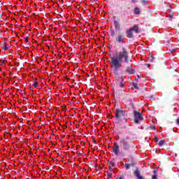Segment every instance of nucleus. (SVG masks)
Masks as SVG:
<instances>
[{"instance_id": "nucleus-1", "label": "nucleus", "mask_w": 179, "mask_h": 179, "mask_svg": "<svg viewBox=\"0 0 179 179\" xmlns=\"http://www.w3.org/2000/svg\"><path fill=\"white\" fill-rule=\"evenodd\" d=\"M122 58L125 62H128V52L123 50L122 52L116 53L113 57V71H118L122 66Z\"/></svg>"}, {"instance_id": "nucleus-2", "label": "nucleus", "mask_w": 179, "mask_h": 179, "mask_svg": "<svg viewBox=\"0 0 179 179\" xmlns=\"http://www.w3.org/2000/svg\"><path fill=\"white\" fill-rule=\"evenodd\" d=\"M108 164L109 165V169L106 171L107 177L106 179L113 178V159H108Z\"/></svg>"}, {"instance_id": "nucleus-3", "label": "nucleus", "mask_w": 179, "mask_h": 179, "mask_svg": "<svg viewBox=\"0 0 179 179\" xmlns=\"http://www.w3.org/2000/svg\"><path fill=\"white\" fill-rule=\"evenodd\" d=\"M132 31H135V33H139V28L137 26H134L129 29L127 31V37L129 38H132V37H134Z\"/></svg>"}, {"instance_id": "nucleus-4", "label": "nucleus", "mask_w": 179, "mask_h": 179, "mask_svg": "<svg viewBox=\"0 0 179 179\" xmlns=\"http://www.w3.org/2000/svg\"><path fill=\"white\" fill-rule=\"evenodd\" d=\"M115 115L117 120H121V118L125 115V112L122 109H116L115 111Z\"/></svg>"}, {"instance_id": "nucleus-5", "label": "nucleus", "mask_w": 179, "mask_h": 179, "mask_svg": "<svg viewBox=\"0 0 179 179\" xmlns=\"http://www.w3.org/2000/svg\"><path fill=\"white\" fill-rule=\"evenodd\" d=\"M142 120H143V117H142V114L141 113L135 111L134 112V122L136 124H139V122L142 121Z\"/></svg>"}, {"instance_id": "nucleus-6", "label": "nucleus", "mask_w": 179, "mask_h": 179, "mask_svg": "<svg viewBox=\"0 0 179 179\" xmlns=\"http://www.w3.org/2000/svg\"><path fill=\"white\" fill-rule=\"evenodd\" d=\"M134 175L136 176L137 179H145L142 177V176H141V172H139V170L138 169L134 172Z\"/></svg>"}, {"instance_id": "nucleus-7", "label": "nucleus", "mask_w": 179, "mask_h": 179, "mask_svg": "<svg viewBox=\"0 0 179 179\" xmlns=\"http://www.w3.org/2000/svg\"><path fill=\"white\" fill-rule=\"evenodd\" d=\"M118 148L119 147L118 145H117V143H115V148H113V152L116 155H118V152H119Z\"/></svg>"}, {"instance_id": "nucleus-8", "label": "nucleus", "mask_w": 179, "mask_h": 179, "mask_svg": "<svg viewBox=\"0 0 179 179\" xmlns=\"http://www.w3.org/2000/svg\"><path fill=\"white\" fill-rule=\"evenodd\" d=\"M114 25L116 29L120 30V22H118V21L115 20Z\"/></svg>"}, {"instance_id": "nucleus-9", "label": "nucleus", "mask_w": 179, "mask_h": 179, "mask_svg": "<svg viewBox=\"0 0 179 179\" xmlns=\"http://www.w3.org/2000/svg\"><path fill=\"white\" fill-rule=\"evenodd\" d=\"M5 64H6V61H5V59L1 58V59H0V65H1V66H5Z\"/></svg>"}, {"instance_id": "nucleus-10", "label": "nucleus", "mask_w": 179, "mask_h": 179, "mask_svg": "<svg viewBox=\"0 0 179 179\" xmlns=\"http://www.w3.org/2000/svg\"><path fill=\"white\" fill-rule=\"evenodd\" d=\"M3 50L4 51H8V50H9V48H8V43H4V45L3 47Z\"/></svg>"}, {"instance_id": "nucleus-11", "label": "nucleus", "mask_w": 179, "mask_h": 179, "mask_svg": "<svg viewBox=\"0 0 179 179\" xmlns=\"http://www.w3.org/2000/svg\"><path fill=\"white\" fill-rule=\"evenodd\" d=\"M117 41H118V43H123L124 42V39L122 38V36H119L117 38Z\"/></svg>"}, {"instance_id": "nucleus-12", "label": "nucleus", "mask_w": 179, "mask_h": 179, "mask_svg": "<svg viewBox=\"0 0 179 179\" xmlns=\"http://www.w3.org/2000/svg\"><path fill=\"white\" fill-rule=\"evenodd\" d=\"M134 13H135L136 15H139V13H140V10H139L138 8H136L134 9Z\"/></svg>"}, {"instance_id": "nucleus-13", "label": "nucleus", "mask_w": 179, "mask_h": 179, "mask_svg": "<svg viewBox=\"0 0 179 179\" xmlns=\"http://www.w3.org/2000/svg\"><path fill=\"white\" fill-rule=\"evenodd\" d=\"M109 63L110 64L111 68H113V57H110L109 58Z\"/></svg>"}, {"instance_id": "nucleus-14", "label": "nucleus", "mask_w": 179, "mask_h": 179, "mask_svg": "<svg viewBox=\"0 0 179 179\" xmlns=\"http://www.w3.org/2000/svg\"><path fill=\"white\" fill-rule=\"evenodd\" d=\"M164 143H166V142L164 141V140H161L159 142V145L160 146H163V145H164Z\"/></svg>"}, {"instance_id": "nucleus-15", "label": "nucleus", "mask_w": 179, "mask_h": 179, "mask_svg": "<svg viewBox=\"0 0 179 179\" xmlns=\"http://www.w3.org/2000/svg\"><path fill=\"white\" fill-rule=\"evenodd\" d=\"M38 85V82H37V80L36 81H35L34 83H33V85H32V86H34V87H37V85Z\"/></svg>"}, {"instance_id": "nucleus-16", "label": "nucleus", "mask_w": 179, "mask_h": 179, "mask_svg": "<svg viewBox=\"0 0 179 179\" xmlns=\"http://www.w3.org/2000/svg\"><path fill=\"white\" fill-rule=\"evenodd\" d=\"M107 117L108 118V120H111V119L113 118V115H111V113H110L108 115Z\"/></svg>"}, {"instance_id": "nucleus-17", "label": "nucleus", "mask_w": 179, "mask_h": 179, "mask_svg": "<svg viewBox=\"0 0 179 179\" xmlns=\"http://www.w3.org/2000/svg\"><path fill=\"white\" fill-rule=\"evenodd\" d=\"M149 59H150V61H153V59H155V57H153L152 55H149Z\"/></svg>"}, {"instance_id": "nucleus-18", "label": "nucleus", "mask_w": 179, "mask_h": 179, "mask_svg": "<svg viewBox=\"0 0 179 179\" xmlns=\"http://www.w3.org/2000/svg\"><path fill=\"white\" fill-rule=\"evenodd\" d=\"M124 166L128 169L129 167H131V165L129 164H125Z\"/></svg>"}, {"instance_id": "nucleus-19", "label": "nucleus", "mask_w": 179, "mask_h": 179, "mask_svg": "<svg viewBox=\"0 0 179 179\" xmlns=\"http://www.w3.org/2000/svg\"><path fill=\"white\" fill-rule=\"evenodd\" d=\"M25 42H26V43H29V36H27V37L25 38Z\"/></svg>"}, {"instance_id": "nucleus-20", "label": "nucleus", "mask_w": 179, "mask_h": 179, "mask_svg": "<svg viewBox=\"0 0 179 179\" xmlns=\"http://www.w3.org/2000/svg\"><path fill=\"white\" fill-rule=\"evenodd\" d=\"M152 179H157V176L156 175L152 176Z\"/></svg>"}, {"instance_id": "nucleus-21", "label": "nucleus", "mask_w": 179, "mask_h": 179, "mask_svg": "<svg viewBox=\"0 0 179 179\" xmlns=\"http://www.w3.org/2000/svg\"><path fill=\"white\" fill-rule=\"evenodd\" d=\"M105 1H106V2H109V3H111L113 0H105Z\"/></svg>"}, {"instance_id": "nucleus-22", "label": "nucleus", "mask_w": 179, "mask_h": 179, "mask_svg": "<svg viewBox=\"0 0 179 179\" xmlns=\"http://www.w3.org/2000/svg\"><path fill=\"white\" fill-rule=\"evenodd\" d=\"M110 36H113V30H110Z\"/></svg>"}, {"instance_id": "nucleus-23", "label": "nucleus", "mask_w": 179, "mask_h": 179, "mask_svg": "<svg viewBox=\"0 0 179 179\" xmlns=\"http://www.w3.org/2000/svg\"><path fill=\"white\" fill-rule=\"evenodd\" d=\"M134 87H135L136 89H138V86L136 85V84H134Z\"/></svg>"}, {"instance_id": "nucleus-24", "label": "nucleus", "mask_w": 179, "mask_h": 179, "mask_svg": "<svg viewBox=\"0 0 179 179\" xmlns=\"http://www.w3.org/2000/svg\"><path fill=\"white\" fill-rule=\"evenodd\" d=\"M143 2L144 3H148V1H146L145 0L143 1Z\"/></svg>"}, {"instance_id": "nucleus-25", "label": "nucleus", "mask_w": 179, "mask_h": 179, "mask_svg": "<svg viewBox=\"0 0 179 179\" xmlns=\"http://www.w3.org/2000/svg\"><path fill=\"white\" fill-rule=\"evenodd\" d=\"M177 124L179 125V118L177 120Z\"/></svg>"}, {"instance_id": "nucleus-26", "label": "nucleus", "mask_w": 179, "mask_h": 179, "mask_svg": "<svg viewBox=\"0 0 179 179\" xmlns=\"http://www.w3.org/2000/svg\"><path fill=\"white\" fill-rule=\"evenodd\" d=\"M94 167H95V169L97 167V164H95L94 166Z\"/></svg>"}, {"instance_id": "nucleus-27", "label": "nucleus", "mask_w": 179, "mask_h": 179, "mask_svg": "<svg viewBox=\"0 0 179 179\" xmlns=\"http://www.w3.org/2000/svg\"><path fill=\"white\" fill-rule=\"evenodd\" d=\"M157 141H159V138H156V142H157Z\"/></svg>"}, {"instance_id": "nucleus-28", "label": "nucleus", "mask_w": 179, "mask_h": 179, "mask_svg": "<svg viewBox=\"0 0 179 179\" xmlns=\"http://www.w3.org/2000/svg\"><path fill=\"white\" fill-rule=\"evenodd\" d=\"M170 17H171V18H173V15H170Z\"/></svg>"}, {"instance_id": "nucleus-29", "label": "nucleus", "mask_w": 179, "mask_h": 179, "mask_svg": "<svg viewBox=\"0 0 179 179\" xmlns=\"http://www.w3.org/2000/svg\"><path fill=\"white\" fill-rule=\"evenodd\" d=\"M119 179H122V178H120Z\"/></svg>"}, {"instance_id": "nucleus-30", "label": "nucleus", "mask_w": 179, "mask_h": 179, "mask_svg": "<svg viewBox=\"0 0 179 179\" xmlns=\"http://www.w3.org/2000/svg\"><path fill=\"white\" fill-rule=\"evenodd\" d=\"M0 59H2V58H0Z\"/></svg>"}, {"instance_id": "nucleus-31", "label": "nucleus", "mask_w": 179, "mask_h": 179, "mask_svg": "<svg viewBox=\"0 0 179 179\" xmlns=\"http://www.w3.org/2000/svg\"><path fill=\"white\" fill-rule=\"evenodd\" d=\"M94 1H97V0H94Z\"/></svg>"}]
</instances>
